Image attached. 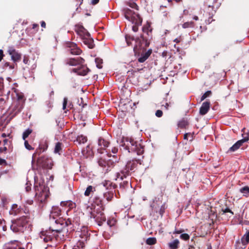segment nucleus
<instances>
[{
  "instance_id": "nucleus-31",
  "label": "nucleus",
  "mask_w": 249,
  "mask_h": 249,
  "mask_svg": "<svg viewBox=\"0 0 249 249\" xmlns=\"http://www.w3.org/2000/svg\"><path fill=\"white\" fill-rule=\"evenodd\" d=\"M243 139L241 141L243 142H245L249 140V132H244L242 134Z\"/></svg>"
},
{
  "instance_id": "nucleus-61",
  "label": "nucleus",
  "mask_w": 249,
  "mask_h": 249,
  "mask_svg": "<svg viewBox=\"0 0 249 249\" xmlns=\"http://www.w3.org/2000/svg\"><path fill=\"white\" fill-rule=\"evenodd\" d=\"M168 105L167 103L166 104V106H165V107L166 109H168Z\"/></svg>"
},
{
  "instance_id": "nucleus-3",
  "label": "nucleus",
  "mask_w": 249,
  "mask_h": 249,
  "mask_svg": "<svg viewBox=\"0 0 249 249\" xmlns=\"http://www.w3.org/2000/svg\"><path fill=\"white\" fill-rule=\"evenodd\" d=\"M30 222V218L27 215L20 217L13 222L11 229L14 232H23Z\"/></svg>"
},
{
  "instance_id": "nucleus-56",
  "label": "nucleus",
  "mask_w": 249,
  "mask_h": 249,
  "mask_svg": "<svg viewBox=\"0 0 249 249\" xmlns=\"http://www.w3.org/2000/svg\"><path fill=\"white\" fill-rule=\"evenodd\" d=\"M118 150L117 148H113L112 150V152L113 153H117Z\"/></svg>"
},
{
  "instance_id": "nucleus-19",
  "label": "nucleus",
  "mask_w": 249,
  "mask_h": 249,
  "mask_svg": "<svg viewBox=\"0 0 249 249\" xmlns=\"http://www.w3.org/2000/svg\"><path fill=\"white\" fill-rule=\"evenodd\" d=\"M243 144V142L241 140H239L230 148L229 151L234 152L237 150Z\"/></svg>"
},
{
  "instance_id": "nucleus-23",
  "label": "nucleus",
  "mask_w": 249,
  "mask_h": 249,
  "mask_svg": "<svg viewBox=\"0 0 249 249\" xmlns=\"http://www.w3.org/2000/svg\"><path fill=\"white\" fill-rule=\"evenodd\" d=\"M61 211L56 207H53L51 212V216L55 218V216H58L60 215Z\"/></svg>"
},
{
  "instance_id": "nucleus-49",
  "label": "nucleus",
  "mask_w": 249,
  "mask_h": 249,
  "mask_svg": "<svg viewBox=\"0 0 249 249\" xmlns=\"http://www.w3.org/2000/svg\"><path fill=\"white\" fill-rule=\"evenodd\" d=\"M9 135H10V134H9V133L6 134V133H2V135H1V137H2V138H5V137H8V136H9Z\"/></svg>"
},
{
  "instance_id": "nucleus-16",
  "label": "nucleus",
  "mask_w": 249,
  "mask_h": 249,
  "mask_svg": "<svg viewBox=\"0 0 249 249\" xmlns=\"http://www.w3.org/2000/svg\"><path fill=\"white\" fill-rule=\"evenodd\" d=\"M17 101H18V103L19 106L18 107V111H21V109L23 107V105L24 103V99L23 98V95L22 94H17Z\"/></svg>"
},
{
  "instance_id": "nucleus-41",
  "label": "nucleus",
  "mask_w": 249,
  "mask_h": 249,
  "mask_svg": "<svg viewBox=\"0 0 249 249\" xmlns=\"http://www.w3.org/2000/svg\"><path fill=\"white\" fill-rule=\"evenodd\" d=\"M156 115L158 117H160L162 115V111L160 110H158L156 112Z\"/></svg>"
},
{
  "instance_id": "nucleus-62",
  "label": "nucleus",
  "mask_w": 249,
  "mask_h": 249,
  "mask_svg": "<svg viewBox=\"0 0 249 249\" xmlns=\"http://www.w3.org/2000/svg\"><path fill=\"white\" fill-rule=\"evenodd\" d=\"M53 94V91H51V93H50V95H52Z\"/></svg>"
},
{
  "instance_id": "nucleus-11",
  "label": "nucleus",
  "mask_w": 249,
  "mask_h": 249,
  "mask_svg": "<svg viewBox=\"0 0 249 249\" xmlns=\"http://www.w3.org/2000/svg\"><path fill=\"white\" fill-rule=\"evenodd\" d=\"M69 48V51L71 54L79 55L81 53V50L77 47V45L73 43H70Z\"/></svg>"
},
{
  "instance_id": "nucleus-7",
  "label": "nucleus",
  "mask_w": 249,
  "mask_h": 249,
  "mask_svg": "<svg viewBox=\"0 0 249 249\" xmlns=\"http://www.w3.org/2000/svg\"><path fill=\"white\" fill-rule=\"evenodd\" d=\"M8 52L11 55V59L14 62H17L20 60V54L17 52L14 48L12 47L10 48Z\"/></svg>"
},
{
  "instance_id": "nucleus-33",
  "label": "nucleus",
  "mask_w": 249,
  "mask_h": 249,
  "mask_svg": "<svg viewBox=\"0 0 249 249\" xmlns=\"http://www.w3.org/2000/svg\"><path fill=\"white\" fill-rule=\"evenodd\" d=\"M61 149V143L60 142L56 143L55 148H54V152L57 153H58Z\"/></svg>"
},
{
  "instance_id": "nucleus-57",
  "label": "nucleus",
  "mask_w": 249,
  "mask_h": 249,
  "mask_svg": "<svg viewBox=\"0 0 249 249\" xmlns=\"http://www.w3.org/2000/svg\"><path fill=\"white\" fill-rule=\"evenodd\" d=\"M188 135V134H185L184 135V139H187V136Z\"/></svg>"
},
{
  "instance_id": "nucleus-27",
  "label": "nucleus",
  "mask_w": 249,
  "mask_h": 249,
  "mask_svg": "<svg viewBox=\"0 0 249 249\" xmlns=\"http://www.w3.org/2000/svg\"><path fill=\"white\" fill-rule=\"evenodd\" d=\"M195 26V23L193 21L190 22H186L183 23L182 25V27L184 29L189 28H193Z\"/></svg>"
},
{
  "instance_id": "nucleus-59",
  "label": "nucleus",
  "mask_w": 249,
  "mask_h": 249,
  "mask_svg": "<svg viewBox=\"0 0 249 249\" xmlns=\"http://www.w3.org/2000/svg\"><path fill=\"white\" fill-rule=\"evenodd\" d=\"M179 40H178V39H177V38H176V39H175L174 40V42H176V43H178V42H179Z\"/></svg>"
},
{
  "instance_id": "nucleus-40",
  "label": "nucleus",
  "mask_w": 249,
  "mask_h": 249,
  "mask_svg": "<svg viewBox=\"0 0 249 249\" xmlns=\"http://www.w3.org/2000/svg\"><path fill=\"white\" fill-rule=\"evenodd\" d=\"M67 98H64L63 100V109L65 110L66 107V105L67 104Z\"/></svg>"
},
{
  "instance_id": "nucleus-36",
  "label": "nucleus",
  "mask_w": 249,
  "mask_h": 249,
  "mask_svg": "<svg viewBox=\"0 0 249 249\" xmlns=\"http://www.w3.org/2000/svg\"><path fill=\"white\" fill-rule=\"evenodd\" d=\"M24 145H25V147H26V148L29 150H33L34 149V148L32 147V146H31L27 141L26 140H25L24 141Z\"/></svg>"
},
{
  "instance_id": "nucleus-14",
  "label": "nucleus",
  "mask_w": 249,
  "mask_h": 249,
  "mask_svg": "<svg viewBox=\"0 0 249 249\" xmlns=\"http://www.w3.org/2000/svg\"><path fill=\"white\" fill-rule=\"evenodd\" d=\"M72 71L79 75H85L88 73L89 69L85 66H82L78 69H73Z\"/></svg>"
},
{
  "instance_id": "nucleus-21",
  "label": "nucleus",
  "mask_w": 249,
  "mask_h": 249,
  "mask_svg": "<svg viewBox=\"0 0 249 249\" xmlns=\"http://www.w3.org/2000/svg\"><path fill=\"white\" fill-rule=\"evenodd\" d=\"M179 242L178 240L176 239L168 244L170 249H178Z\"/></svg>"
},
{
  "instance_id": "nucleus-25",
  "label": "nucleus",
  "mask_w": 249,
  "mask_h": 249,
  "mask_svg": "<svg viewBox=\"0 0 249 249\" xmlns=\"http://www.w3.org/2000/svg\"><path fill=\"white\" fill-rule=\"evenodd\" d=\"M87 141V137L82 135L78 136L76 139V142H77L79 144L84 143Z\"/></svg>"
},
{
  "instance_id": "nucleus-53",
  "label": "nucleus",
  "mask_w": 249,
  "mask_h": 249,
  "mask_svg": "<svg viewBox=\"0 0 249 249\" xmlns=\"http://www.w3.org/2000/svg\"><path fill=\"white\" fill-rule=\"evenodd\" d=\"M124 177L121 176L119 173L117 174V178H120L121 180H123L124 179Z\"/></svg>"
},
{
  "instance_id": "nucleus-64",
  "label": "nucleus",
  "mask_w": 249,
  "mask_h": 249,
  "mask_svg": "<svg viewBox=\"0 0 249 249\" xmlns=\"http://www.w3.org/2000/svg\"><path fill=\"white\" fill-rule=\"evenodd\" d=\"M103 221H105V220H106V218H105V217H104L103 218Z\"/></svg>"
},
{
  "instance_id": "nucleus-17",
  "label": "nucleus",
  "mask_w": 249,
  "mask_h": 249,
  "mask_svg": "<svg viewBox=\"0 0 249 249\" xmlns=\"http://www.w3.org/2000/svg\"><path fill=\"white\" fill-rule=\"evenodd\" d=\"M82 153L86 157H92L93 155L92 149L89 145L87 146L85 149L82 150Z\"/></svg>"
},
{
  "instance_id": "nucleus-29",
  "label": "nucleus",
  "mask_w": 249,
  "mask_h": 249,
  "mask_svg": "<svg viewBox=\"0 0 249 249\" xmlns=\"http://www.w3.org/2000/svg\"><path fill=\"white\" fill-rule=\"evenodd\" d=\"M150 53H151V52L146 53L144 55L142 56L141 57H140L139 58V59H138L139 61L141 63H142V62H144L148 58V57H149Z\"/></svg>"
},
{
  "instance_id": "nucleus-24",
  "label": "nucleus",
  "mask_w": 249,
  "mask_h": 249,
  "mask_svg": "<svg viewBox=\"0 0 249 249\" xmlns=\"http://www.w3.org/2000/svg\"><path fill=\"white\" fill-rule=\"evenodd\" d=\"M240 192L246 197L249 196V187L245 186L240 189Z\"/></svg>"
},
{
  "instance_id": "nucleus-22",
  "label": "nucleus",
  "mask_w": 249,
  "mask_h": 249,
  "mask_svg": "<svg viewBox=\"0 0 249 249\" xmlns=\"http://www.w3.org/2000/svg\"><path fill=\"white\" fill-rule=\"evenodd\" d=\"M241 242L243 245H245L249 242V231H248L242 237Z\"/></svg>"
},
{
  "instance_id": "nucleus-47",
  "label": "nucleus",
  "mask_w": 249,
  "mask_h": 249,
  "mask_svg": "<svg viewBox=\"0 0 249 249\" xmlns=\"http://www.w3.org/2000/svg\"><path fill=\"white\" fill-rule=\"evenodd\" d=\"M29 61V58L27 57L24 56L23 59V62L25 64H27Z\"/></svg>"
},
{
  "instance_id": "nucleus-10",
  "label": "nucleus",
  "mask_w": 249,
  "mask_h": 249,
  "mask_svg": "<svg viewBox=\"0 0 249 249\" xmlns=\"http://www.w3.org/2000/svg\"><path fill=\"white\" fill-rule=\"evenodd\" d=\"M83 43L87 45L89 48H93L94 47L93 41L90 37V34L86 35L84 37L82 38Z\"/></svg>"
},
{
  "instance_id": "nucleus-58",
  "label": "nucleus",
  "mask_w": 249,
  "mask_h": 249,
  "mask_svg": "<svg viewBox=\"0 0 249 249\" xmlns=\"http://www.w3.org/2000/svg\"><path fill=\"white\" fill-rule=\"evenodd\" d=\"M193 19L196 20H197L198 18L197 16H195L194 18H193Z\"/></svg>"
},
{
  "instance_id": "nucleus-28",
  "label": "nucleus",
  "mask_w": 249,
  "mask_h": 249,
  "mask_svg": "<svg viewBox=\"0 0 249 249\" xmlns=\"http://www.w3.org/2000/svg\"><path fill=\"white\" fill-rule=\"evenodd\" d=\"M157 240L155 237H150L147 239L146 243L149 245H154L156 243Z\"/></svg>"
},
{
  "instance_id": "nucleus-39",
  "label": "nucleus",
  "mask_w": 249,
  "mask_h": 249,
  "mask_svg": "<svg viewBox=\"0 0 249 249\" xmlns=\"http://www.w3.org/2000/svg\"><path fill=\"white\" fill-rule=\"evenodd\" d=\"M13 105L15 106V111L16 112H19L20 111H18V107L19 106L18 101L17 100L16 101H14L13 103Z\"/></svg>"
},
{
  "instance_id": "nucleus-1",
  "label": "nucleus",
  "mask_w": 249,
  "mask_h": 249,
  "mask_svg": "<svg viewBox=\"0 0 249 249\" xmlns=\"http://www.w3.org/2000/svg\"><path fill=\"white\" fill-rule=\"evenodd\" d=\"M121 145L128 150L129 152L136 151L138 155L142 154L143 152V147L131 138L124 137L122 140Z\"/></svg>"
},
{
  "instance_id": "nucleus-45",
  "label": "nucleus",
  "mask_w": 249,
  "mask_h": 249,
  "mask_svg": "<svg viewBox=\"0 0 249 249\" xmlns=\"http://www.w3.org/2000/svg\"><path fill=\"white\" fill-rule=\"evenodd\" d=\"M137 25V24H135V25L133 26L132 27V30L135 32H136L138 31V27Z\"/></svg>"
},
{
  "instance_id": "nucleus-35",
  "label": "nucleus",
  "mask_w": 249,
  "mask_h": 249,
  "mask_svg": "<svg viewBox=\"0 0 249 249\" xmlns=\"http://www.w3.org/2000/svg\"><path fill=\"white\" fill-rule=\"evenodd\" d=\"M116 223V220L114 218H112L111 219H109L107 221V224L110 226H114Z\"/></svg>"
},
{
  "instance_id": "nucleus-13",
  "label": "nucleus",
  "mask_w": 249,
  "mask_h": 249,
  "mask_svg": "<svg viewBox=\"0 0 249 249\" xmlns=\"http://www.w3.org/2000/svg\"><path fill=\"white\" fill-rule=\"evenodd\" d=\"M84 60L81 57H77L76 58H71L68 60L67 63L71 66H75L77 64L83 63Z\"/></svg>"
},
{
  "instance_id": "nucleus-43",
  "label": "nucleus",
  "mask_w": 249,
  "mask_h": 249,
  "mask_svg": "<svg viewBox=\"0 0 249 249\" xmlns=\"http://www.w3.org/2000/svg\"><path fill=\"white\" fill-rule=\"evenodd\" d=\"M183 230H175L174 231V234H180V233H181L183 232Z\"/></svg>"
},
{
  "instance_id": "nucleus-34",
  "label": "nucleus",
  "mask_w": 249,
  "mask_h": 249,
  "mask_svg": "<svg viewBox=\"0 0 249 249\" xmlns=\"http://www.w3.org/2000/svg\"><path fill=\"white\" fill-rule=\"evenodd\" d=\"M180 238L182 240L187 241L190 238V236L187 233H182L180 235Z\"/></svg>"
},
{
  "instance_id": "nucleus-44",
  "label": "nucleus",
  "mask_w": 249,
  "mask_h": 249,
  "mask_svg": "<svg viewBox=\"0 0 249 249\" xmlns=\"http://www.w3.org/2000/svg\"><path fill=\"white\" fill-rule=\"evenodd\" d=\"M4 56L3 51L1 49H0V61L2 60L3 59V57Z\"/></svg>"
},
{
  "instance_id": "nucleus-46",
  "label": "nucleus",
  "mask_w": 249,
  "mask_h": 249,
  "mask_svg": "<svg viewBox=\"0 0 249 249\" xmlns=\"http://www.w3.org/2000/svg\"><path fill=\"white\" fill-rule=\"evenodd\" d=\"M125 39H126V41L127 45H130V42H129V40H130V36H125Z\"/></svg>"
},
{
  "instance_id": "nucleus-50",
  "label": "nucleus",
  "mask_w": 249,
  "mask_h": 249,
  "mask_svg": "<svg viewBox=\"0 0 249 249\" xmlns=\"http://www.w3.org/2000/svg\"><path fill=\"white\" fill-rule=\"evenodd\" d=\"M99 0H91V3L93 5H95V4H97L99 2Z\"/></svg>"
},
{
  "instance_id": "nucleus-52",
  "label": "nucleus",
  "mask_w": 249,
  "mask_h": 249,
  "mask_svg": "<svg viewBox=\"0 0 249 249\" xmlns=\"http://www.w3.org/2000/svg\"><path fill=\"white\" fill-rule=\"evenodd\" d=\"M25 189H26V191L27 192H29V191H30V190H31V186H28V185H27V186L26 187Z\"/></svg>"
},
{
  "instance_id": "nucleus-38",
  "label": "nucleus",
  "mask_w": 249,
  "mask_h": 249,
  "mask_svg": "<svg viewBox=\"0 0 249 249\" xmlns=\"http://www.w3.org/2000/svg\"><path fill=\"white\" fill-rule=\"evenodd\" d=\"M211 93V91H207L201 97V100L202 101L204 100L208 96H209Z\"/></svg>"
},
{
  "instance_id": "nucleus-32",
  "label": "nucleus",
  "mask_w": 249,
  "mask_h": 249,
  "mask_svg": "<svg viewBox=\"0 0 249 249\" xmlns=\"http://www.w3.org/2000/svg\"><path fill=\"white\" fill-rule=\"evenodd\" d=\"M95 62L96 63L97 68H98L99 69H101L102 68V64L103 61L101 59H100L98 58H96Z\"/></svg>"
},
{
  "instance_id": "nucleus-8",
  "label": "nucleus",
  "mask_w": 249,
  "mask_h": 249,
  "mask_svg": "<svg viewBox=\"0 0 249 249\" xmlns=\"http://www.w3.org/2000/svg\"><path fill=\"white\" fill-rule=\"evenodd\" d=\"M88 239V233L86 231V233L81 237V240H78L76 244L74 245L72 249H82L85 247V242Z\"/></svg>"
},
{
  "instance_id": "nucleus-9",
  "label": "nucleus",
  "mask_w": 249,
  "mask_h": 249,
  "mask_svg": "<svg viewBox=\"0 0 249 249\" xmlns=\"http://www.w3.org/2000/svg\"><path fill=\"white\" fill-rule=\"evenodd\" d=\"M75 31L77 34L80 36L81 38L89 35V33L85 29L84 27L81 25H76L75 27Z\"/></svg>"
},
{
  "instance_id": "nucleus-42",
  "label": "nucleus",
  "mask_w": 249,
  "mask_h": 249,
  "mask_svg": "<svg viewBox=\"0 0 249 249\" xmlns=\"http://www.w3.org/2000/svg\"><path fill=\"white\" fill-rule=\"evenodd\" d=\"M47 147H48L47 143L46 142H45V143H44V145H43V147H42V145H39V148L40 149H43V150H45V149H46Z\"/></svg>"
},
{
  "instance_id": "nucleus-6",
  "label": "nucleus",
  "mask_w": 249,
  "mask_h": 249,
  "mask_svg": "<svg viewBox=\"0 0 249 249\" xmlns=\"http://www.w3.org/2000/svg\"><path fill=\"white\" fill-rule=\"evenodd\" d=\"M3 249H24V248L21 246L18 241L14 240L5 243Z\"/></svg>"
},
{
  "instance_id": "nucleus-55",
  "label": "nucleus",
  "mask_w": 249,
  "mask_h": 249,
  "mask_svg": "<svg viewBox=\"0 0 249 249\" xmlns=\"http://www.w3.org/2000/svg\"><path fill=\"white\" fill-rule=\"evenodd\" d=\"M41 26L43 27V28H45L46 27V23L44 21H42L41 22Z\"/></svg>"
},
{
  "instance_id": "nucleus-4",
  "label": "nucleus",
  "mask_w": 249,
  "mask_h": 249,
  "mask_svg": "<svg viewBox=\"0 0 249 249\" xmlns=\"http://www.w3.org/2000/svg\"><path fill=\"white\" fill-rule=\"evenodd\" d=\"M61 230L59 229L51 228L48 230L42 231L40 234V238L45 242L53 239L58 240L61 239L59 237V235L61 234Z\"/></svg>"
},
{
  "instance_id": "nucleus-20",
  "label": "nucleus",
  "mask_w": 249,
  "mask_h": 249,
  "mask_svg": "<svg viewBox=\"0 0 249 249\" xmlns=\"http://www.w3.org/2000/svg\"><path fill=\"white\" fill-rule=\"evenodd\" d=\"M61 206H67L70 209H72L75 206V204L71 201H62L61 202Z\"/></svg>"
},
{
  "instance_id": "nucleus-63",
  "label": "nucleus",
  "mask_w": 249,
  "mask_h": 249,
  "mask_svg": "<svg viewBox=\"0 0 249 249\" xmlns=\"http://www.w3.org/2000/svg\"><path fill=\"white\" fill-rule=\"evenodd\" d=\"M99 163L100 165H101V160H99Z\"/></svg>"
},
{
  "instance_id": "nucleus-26",
  "label": "nucleus",
  "mask_w": 249,
  "mask_h": 249,
  "mask_svg": "<svg viewBox=\"0 0 249 249\" xmlns=\"http://www.w3.org/2000/svg\"><path fill=\"white\" fill-rule=\"evenodd\" d=\"M95 191V189L92 186H89L84 193L85 196H89L91 192H93Z\"/></svg>"
},
{
  "instance_id": "nucleus-18",
  "label": "nucleus",
  "mask_w": 249,
  "mask_h": 249,
  "mask_svg": "<svg viewBox=\"0 0 249 249\" xmlns=\"http://www.w3.org/2000/svg\"><path fill=\"white\" fill-rule=\"evenodd\" d=\"M108 142L102 138L99 139L98 145L100 147L101 149H105L106 147H107L108 146Z\"/></svg>"
},
{
  "instance_id": "nucleus-12",
  "label": "nucleus",
  "mask_w": 249,
  "mask_h": 249,
  "mask_svg": "<svg viewBox=\"0 0 249 249\" xmlns=\"http://www.w3.org/2000/svg\"><path fill=\"white\" fill-rule=\"evenodd\" d=\"M210 103L209 102H205L203 103L200 108L199 113L201 115H204L206 114L210 109Z\"/></svg>"
},
{
  "instance_id": "nucleus-30",
  "label": "nucleus",
  "mask_w": 249,
  "mask_h": 249,
  "mask_svg": "<svg viewBox=\"0 0 249 249\" xmlns=\"http://www.w3.org/2000/svg\"><path fill=\"white\" fill-rule=\"evenodd\" d=\"M32 132V130L28 128L26 129L23 133L22 135V138L24 140H25V139L29 136V135Z\"/></svg>"
},
{
  "instance_id": "nucleus-2",
  "label": "nucleus",
  "mask_w": 249,
  "mask_h": 249,
  "mask_svg": "<svg viewBox=\"0 0 249 249\" xmlns=\"http://www.w3.org/2000/svg\"><path fill=\"white\" fill-rule=\"evenodd\" d=\"M35 191L36 200L41 203H45L50 195L49 188L43 184H36L35 186Z\"/></svg>"
},
{
  "instance_id": "nucleus-48",
  "label": "nucleus",
  "mask_w": 249,
  "mask_h": 249,
  "mask_svg": "<svg viewBox=\"0 0 249 249\" xmlns=\"http://www.w3.org/2000/svg\"><path fill=\"white\" fill-rule=\"evenodd\" d=\"M222 211H223L224 213H228V212L231 213V211L229 209H228V208H226V209H225L224 210H222Z\"/></svg>"
},
{
  "instance_id": "nucleus-5",
  "label": "nucleus",
  "mask_w": 249,
  "mask_h": 249,
  "mask_svg": "<svg viewBox=\"0 0 249 249\" xmlns=\"http://www.w3.org/2000/svg\"><path fill=\"white\" fill-rule=\"evenodd\" d=\"M124 16L127 19L135 24H141L142 22V19L139 15L129 9L125 10Z\"/></svg>"
},
{
  "instance_id": "nucleus-54",
  "label": "nucleus",
  "mask_w": 249,
  "mask_h": 249,
  "mask_svg": "<svg viewBox=\"0 0 249 249\" xmlns=\"http://www.w3.org/2000/svg\"><path fill=\"white\" fill-rule=\"evenodd\" d=\"M86 231H87V233H88V231H87V229H86V228H84V232H83V234L82 236H81V235H80V236H81V238L82 237H83L85 233H86Z\"/></svg>"
},
{
  "instance_id": "nucleus-60",
  "label": "nucleus",
  "mask_w": 249,
  "mask_h": 249,
  "mask_svg": "<svg viewBox=\"0 0 249 249\" xmlns=\"http://www.w3.org/2000/svg\"><path fill=\"white\" fill-rule=\"evenodd\" d=\"M37 24H34V25H33V28H36V27H37Z\"/></svg>"
},
{
  "instance_id": "nucleus-15",
  "label": "nucleus",
  "mask_w": 249,
  "mask_h": 249,
  "mask_svg": "<svg viewBox=\"0 0 249 249\" xmlns=\"http://www.w3.org/2000/svg\"><path fill=\"white\" fill-rule=\"evenodd\" d=\"M22 213L20 208L18 207L17 204H13L9 211V213L11 215H16Z\"/></svg>"
},
{
  "instance_id": "nucleus-37",
  "label": "nucleus",
  "mask_w": 249,
  "mask_h": 249,
  "mask_svg": "<svg viewBox=\"0 0 249 249\" xmlns=\"http://www.w3.org/2000/svg\"><path fill=\"white\" fill-rule=\"evenodd\" d=\"M129 6L132 8H134L137 10H138V6L135 2H131L129 3Z\"/></svg>"
},
{
  "instance_id": "nucleus-51",
  "label": "nucleus",
  "mask_w": 249,
  "mask_h": 249,
  "mask_svg": "<svg viewBox=\"0 0 249 249\" xmlns=\"http://www.w3.org/2000/svg\"><path fill=\"white\" fill-rule=\"evenodd\" d=\"M6 162L5 160L2 159L0 158V165H2Z\"/></svg>"
}]
</instances>
